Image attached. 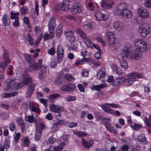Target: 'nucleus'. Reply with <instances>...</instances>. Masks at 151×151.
<instances>
[{"label": "nucleus", "mask_w": 151, "mask_h": 151, "mask_svg": "<svg viewBox=\"0 0 151 151\" xmlns=\"http://www.w3.org/2000/svg\"><path fill=\"white\" fill-rule=\"evenodd\" d=\"M9 63H5V61L4 62L0 63V68H1L3 70V71L5 69V68L7 66V64Z\"/></svg>", "instance_id": "603ef678"}, {"label": "nucleus", "mask_w": 151, "mask_h": 151, "mask_svg": "<svg viewBox=\"0 0 151 151\" xmlns=\"http://www.w3.org/2000/svg\"><path fill=\"white\" fill-rule=\"evenodd\" d=\"M28 10L26 6H23L21 9V14L22 15H25L28 12Z\"/></svg>", "instance_id": "8fccbe9b"}, {"label": "nucleus", "mask_w": 151, "mask_h": 151, "mask_svg": "<svg viewBox=\"0 0 151 151\" xmlns=\"http://www.w3.org/2000/svg\"><path fill=\"white\" fill-rule=\"evenodd\" d=\"M4 85L5 89L6 91L14 89L17 90L22 88L21 82H19L18 80L16 79L7 80Z\"/></svg>", "instance_id": "f03ea898"}, {"label": "nucleus", "mask_w": 151, "mask_h": 151, "mask_svg": "<svg viewBox=\"0 0 151 151\" xmlns=\"http://www.w3.org/2000/svg\"><path fill=\"white\" fill-rule=\"evenodd\" d=\"M65 144L64 142L60 143L58 146H55L54 148V151H61L65 146Z\"/></svg>", "instance_id": "58836bf2"}, {"label": "nucleus", "mask_w": 151, "mask_h": 151, "mask_svg": "<svg viewBox=\"0 0 151 151\" xmlns=\"http://www.w3.org/2000/svg\"><path fill=\"white\" fill-rule=\"evenodd\" d=\"M99 118L103 122H104V124L105 127H108L109 126L110 123L111 122V119L109 118H104L102 117L101 116H99Z\"/></svg>", "instance_id": "b1692460"}, {"label": "nucleus", "mask_w": 151, "mask_h": 151, "mask_svg": "<svg viewBox=\"0 0 151 151\" xmlns=\"http://www.w3.org/2000/svg\"><path fill=\"white\" fill-rule=\"evenodd\" d=\"M46 69L44 68L42 71L40 72L38 74V78L40 79H44L46 77Z\"/></svg>", "instance_id": "72a5a7b5"}, {"label": "nucleus", "mask_w": 151, "mask_h": 151, "mask_svg": "<svg viewBox=\"0 0 151 151\" xmlns=\"http://www.w3.org/2000/svg\"><path fill=\"white\" fill-rule=\"evenodd\" d=\"M62 81L61 80L60 78H56L55 81L54 82V83L55 84L59 85L61 83Z\"/></svg>", "instance_id": "13d9d810"}, {"label": "nucleus", "mask_w": 151, "mask_h": 151, "mask_svg": "<svg viewBox=\"0 0 151 151\" xmlns=\"http://www.w3.org/2000/svg\"><path fill=\"white\" fill-rule=\"evenodd\" d=\"M89 142H88L84 138H83L81 141V143L83 147L86 149H89L93 145V141L90 140Z\"/></svg>", "instance_id": "f3484780"}, {"label": "nucleus", "mask_w": 151, "mask_h": 151, "mask_svg": "<svg viewBox=\"0 0 151 151\" xmlns=\"http://www.w3.org/2000/svg\"><path fill=\"white\" fill-rule=\"evenodd\" d=\"M64 124V122L63 120H60L56 122L54 124L53 127V128L55 129V130H57V129L58 126H60Z\"/></svg>", "instance_id": "37998d69"}, {"label": "nucleus", "mask_w": 151, "mask_h": 151, "mask_svg": "<svg viewBox=\"0 0 151 151\" xmlns=\"http://www.w3.org/2000/svg\"><path fill=\"white\" fill-rule=\"evenodd\" d=\"M136 79H135L134 78H129L125 79L124 82V84L126 86H128L130 84H131L133 83V82L136 81Z\"/></svg>", "instance_id": "f704fd0d"}, {"label": "nucleus", "mask_w": 151, "mask_h": 151, "mask_svg": "<svg viewBox=\"0 0 151 151\" xmlns=\"http://www.w3.org/2000/svg\"><path fill=\"white\" fill-rule=\"evenodd\" d=\"M113 26L116 30L120 31L122 29V24L118 21H116L113 23Z\"/></svg>", "instance_id": "412c9836"}, {"label": "nucleus", "mask_w": 151, "mask_h": 151, "mask_svg": "<svg viewBox=\"0 0 151 151\" xmlns=\"http://www.w3.org/2000/svg\"><path fill=\"white\" fill-rule=\"evenodd\" d=\"M19 13H13V12H12L11 13V18L12 19H16L17 18L19 19L18 16L19 15Z\"/></svg>", "instance_id": "c03bdc74"}, {"label": "nucleus", "mask_w": 151, "mask_h": 151, "mask_svg": "<svg viewBox=\"0 0 151 151\" xmlns=\"http://www.w3.org/2000/svg\"><path fill=\"white\" fill-rule=\"evenodd\" d=\"M105 72L101 70H99L97 74V77L98 79H102L105 76Z\"/></svg>", "instance_id": "e433bc0d"}, {"label": "nucleus", "mask_w": 151, "mask_h": 151, "mask_svg": "<svg viewBox=\"0 0 151 151\" xmlns=\"http://www.w3.org/2000/svg\"><path fill=\"white\" fill-rule=\"evenodd\" d=\"M63 25L62 24H59L56 29V36L60 37L62 34L63 31Z\"/></svg>", "instance_id": "c756f323"}, {"label": "nucleus", "mask_w": 151, "mask_h": 151, "mask_svg": "<svg viewBox=\"0 0 151 151\" xmlns=\"http://www.w3.org/2000/svg\"><path fill=\"white\" fill-rule=\"evenodd\" d=\"M120 149L122 151H128L129 149V147L128 145H124L121 147Z\"/></svg>", "instance_id": "5fc2aeb1"}, {"label": "nucleus", "mask_w": 151, "mask_h": 151, "mask_svg": "<svg viewBox=\"0 0 151 151\" xmlns=\"http://www.w3.org/2000/svg\"><path fill=\"white\" fill-rule=\"evenodd\" d=\"M2 21L5 26H9L10 23V21L9 19H8L6 14L4 15L2 18Z\"/></svg>", "instance_id": "c85d7f7f"}, {"label": "nucleus", "mask_w": 151, "mask_h": 151, "mask_svg": "<svg viewBox=\"0 0 151 151\" xmlns=\"http://www.w3.org/2000/svg\"><path fill=\"white\" fill-rule=\"evenodd\" d=\"M23 80L22 83H21L22 88L24 86L29 84L32 83V80L29 74L26 72L23 74Z\"/></svg>", "instance_id": "6e6552de"}, {"label": "nucleus", "mask_w": 151, "mask_h": 151, "mask_svg": "<svg viewBox=\"0 0 151 151\" xmlns=\"http://www.w3.org/2000/svg\"><path fill=\"white\" fill-rule=\"evenodd\" d=\"M56 25L55 18L53 17L50 18L49 21L48 27L50 30H54Z\"/></svg>", "instance_id": "9b49d317"}, {"label": "nucleus", "mask_w": 151, "mask_h": 151, "mask_svg": "<svg viewBox=\"0 0 151 151\" xmlns=\"http://www.w3.org/2000/svg\"><path fill=\"white\" fill-rule=\"evenodd\" d=\"M57 53L64 54V49L62 46H58L57 49Z\"/></svg>", "instance_id": "49530a36"}, {"label": "nucleus", "mask_w": 151, "mask_h": 151, "mask_svg": "<svg viewBox=\"0 0 151 151\" xmlns=\"http://www.w3.org/2000/svg\"><path fill=\"white\" fill-rule=\"evenodd\" d=\"M127 8V5L124 2H122L119 4L116 7V14L120 13V12Z\"/></svg>", "instance_id": "dca6fc26"}, {"label": "nucleus", "mask_w": 151, "mask_h": 151, "mask_svg": "<svg viewBox=\"0 0 151 151\" xmlns=\"http://www.w3.org/2000/svg\"><path fill=\"white\" fill-rule=\"evenodd\" d=\"M42 132L37 131L35 135V138L36 140H38L40 139L41 135Z\"/></svg>", "instance_id": "052dcab7"}, {"label": "nucleus", "mask_w": 151, "mask_h": 151, "mask_svg": "<svg viewBox=\"0 0 151 151\" xmlns=\"http://www.w3.org/2000/svg\"><path fill=\"white\" fill-rule=\"evenodd\" d=\"M144 5L145 7L150 8L151 7V0H146Z\"/></svg>", "instance_id": "864d4df0"}, {"label": "nucleus", "mask_w": 151, "mask_h": 151, "mask_svg": "<svg viewBox=\"0 0 151 151\" xmlns=\"http://www.w3.org/2000/svg\"><path fill=\"white\" fill-rule=\"evenodd\" d=\"M77 124L76 122H71L68 124V126L70 128H73L76 126Z\"/></svg>", "instance_id": "774afa93"}, {"label": "nucleus", "mask_w": 151, "mask_h": 151, "mask_svg": "<svg viewBox=\"0 0 151 151\" xmlns=\"http://www.w3.org/2000/svg\"><path fill=\"white\" fill-rule=\"evenodd\" d=\"M116 14L125 17L127 18L131 17L132 16L131 11L128 10L127 8L120 12V13H118Z\"/></svg>", "instance_id": "4468645a"}, {"label": "nucleus", "mask_w": 151, "mask_h": 151, "mask_svg": "<svg viewBox=\"0 0 151 151\" xmlns=\"http://www.w3.org/2000/svg\"><path fill=\"white\" fill-rule=\"evenodd\" d=\"M65 78L69 81H73L74 80V78L72 75L68 74L65 76Z\"/></svg>", "instance_id": "de8ad7c7"}, {"label": "nucleus", "mask_w": 151, "mask_h": 151, "mask_svg": "<svg viewBox=\"0 0 151 151\" xmlns=\"http://www.w3.org/2000/svg\"><path fill=\"white\" fill-rule=\"evenodd\" d=\"M50 110L55 112L60 113L63 111V107L60 106H55L54 104H51L49 105Z\"/></svg>", "instance_id": "ddd939ff"}, {"label": "nucleus", "mask_w": 151, "mask_h": 151, "mask_svg": "<svg viewBox=\"0 0 151 151\" xmlns=\"http://www.w3.org/2000/svg\"><path fill=\"white\" fill-rule=\"evenodd\" d=\"M73 133L79 137H82L87 135L86 133L84 132L75 131L73 132Z\"/></svg>", "instance_id": "4c0bfd02"}, {"label": "nucleus", "mask_w": 151, "mask_h": 151, "mask_svg": "<svg viewBox=\"0 0 151 151\" xmlns=\"http://www.w3.org/2000/svg\"><path fill=\"white\" fill-rule=\"evenodd\" d=\"M66 37L69 41H73L74 40L75 38L73 32L72 31L68 30L65 32Z\"/></svg>", "instance_id": "a211bd4d"}, {"label": "nucleus", "mask_w": 151, "mask_h": 151, "mask_svg": "<svg viewBox=\"0 0 151 151\" xmlns=\"http://www.w3.org/2000/svg\"><path fill=\"white\" fill-rule=\"evenodd\" d=\"M21 136V134L19 133H17L14 137V139L15 142H17L19 140Z\"/></svg>", "instance_id": "0e129e2a"}, {"label": "nucleus", "mask_w": 151, "mask_h": 151, "mask_svg": "<svg viewBox=\"0 0 151 151\" xmlns=\"http://www.w3.org/2000/svg\"><path fill=\"white\" fill-rule=\"evenodd\" d=\"M137 139L139 142H144L145 144L147 143V140L143 134L139 135L137 137Z\"/></svg>", "instance_id": "2f4dec72"}, {"label": "nucleus", "mask_w": 151, "mask_h": 151, "mask_svg": "<svg viewBox=\"0 0 151 151\" xmlns=\"http://www.w3.org/2000/svg\"><path fill=\"white\" fill-rule=\"evenodd\" d=\"M24 57L27 63H32V62H35L34 58L30 55L25 53L24 54Z\"/></svg>", "instance_id": "393cba45"}, {"label": "nucleus", "mask_w": 151, "mask_h": 151, "mask_svg": "<svg viewBox=\"0 0 151 151\" xmlns=\"http://www.w3.org/2000/svg\"><path fill=\"white\" fill-rule=\"evenodd\" d=\"M75 86L73 84H69L67 85H63L61 87V89L65 91H70L73 90Z\"/></svg>", "instance_id": "2eb2a0df"}, {"label": "nucleus", "mask_w": 151, "mask_h": 151, "mask_svg": "<svg viewBox=\"0 0 151 151\" xmlns=\"http://www.w3.org/2000/svg\"><path fill=\"white\" fill-rule=\"evenodd\" d=\"M36 129V131L42 132L43 129H45V124L42 123H35Z\"/></svg>", "instance_id": "a878e982"}, {"label": "nucleus", "mask_w": 151, "mask_h": 151, "mask_svg": "<svg viewBox=\"0 0 151 151\" xmlns=\"http://www.w3.org/2000/svg\"><path fill=\"white\" fill-rule=\"evenodd\" d=\"M19 24V19L17 18L14 19V21L13 23V25L15 27H18Z\"/></svg>", "instance_id": "680f3d73"}, {"label": "nucleus", "mask_w": 151, "mask_h": 151, "mask_svg": "<svg viewBox=\"0 0 151 151\" xmlns=\"http://www.w3.org/2000/svg\"><path fill=\"white\" fill-rule=\"evenodd\" d=\"M76 97L74 96H68L65 98L67 101L68 102L76 100Z\"/></svg>", "instance_id": "bf43d9fd"}, {"label": "nucleus", "mask_w": 151, "mask_h": 151, "mask_svg": "<svg viewBox=\"0 0 151 151\" xmlns=\"http://www.w3.org/2000/svg\"><path fill=\"white\" fill-rule=\"evenodd\" d=\"M60 97V95L58 93H54L50 95L48 98V100L50 102L52 101V99H56Z\"/></svg>", "instance_id": "79ce46f5"}, {"label": "nucleus", "mask_w": 151, "mask_h": 151, "mask_svg": "<svg viewBox=\"0 0 151 151\" xmlns=\"http://www.w3.org/2000/svg\"><path fill=\"white\" fill-rule=\"evenodd\" d=\"M142 127V125H139L138 124H135L134 125L133 129L135 130H138L140 128Z\"/></svg>", "instance_id": "69168bd1"}, {"label": "nucleus", "mask_w": 151, "mask_h": 151, "mask_svg": "<svg viewBox=\"0 0 151 151\" xmlns=\"http://www.w3.org/2000/svg\"><path fill=\"white\" fill-rule=\"evenodd\" d=\"M42 59H40L38 62H32V64L29 66L28 70L29 71H32L39 70L42 66Z\"/></svg>", "instance_id": "423d86ee"}, {"label": "nucleus", "mask_w": 151, "mask_h": 151, "mask_svg": "<svg viewBox=\"0 0 151 151\" xmlns=\"http://www.w3.org/2000/svg\"><path fill=\"white\" fill-rule=\"evenodd\" d=\"M83 40L87 47L92 48L93 43L87 37L84 38Z\"/></svg>", "instance_id": "c9c22d12"}, {"label": "nucleus", "mask_w": 151, "mask_h": 151, "mask_svg": "<svg viewBox=\"0 0 151 151\" xmlns=\"http://www.w3.org/2000/svg\"><path fill=\"white\" fill-rule=\"evenodd\" d=\"M150 27V26L147 23H145L140 25L138 31L142 37H145L150 33L149 30Z\"/></svg>", "instance_id": "7ed1b4c3"}, {"label": "nucleus", "mask_w": 151, "mask_h": 151, "mask_svg": "<svg viewBox=\"0 0 151 151\" xmlns=\"http://www.w3.org/2000/svg\"><path fill=\"white\" fill-rule=\"evenodd\" d=\"M122 60L120 61V64L121 66L123 68L127 69L128 68V65L126 59L128 58H124L121 56Z\"/></svg>", "instance_id": "bb28decb"}, {"label": "nucleus", "mask_w": 151, "mask_h": 151, "mask_svg": "<svg viewBox=\"0 0 151 151\" xmlns=\"http://www.w3.org/2000/svg\"><path fill=\"white\" fill-rule=\"evenodd\" d=\"M48 53L51 55H53L55 53V50L54 48H52L49 49L48 51Z\"/></svg>", "instance_id": "4d7b16f0"}, {"label": "nucleus", "mask_w": 151, "mask_h": 151, "mask_svg": "<svg viewBox=\"0 0 151 151\" xmlns=\"http://www.w3.org/2000/svg\"><path fill=\"white\" fill-rule=\"evenodd\" d=\"M106 39L108 41V43L112 46H114L115 40V37L112 32H108L106 34Z\"/></svg>", "instance_id": "0eeeda50"}, {"label": "nucleus", "mask_w": 151, "mask_h": 151, "mask_svg": "<svg viewBox=\"0 0 151 151\" xmlns=\"http://www.w3.org/2000/svg\"><path fill=\"white\" fill-rule=\"evenodd\" d=\"M64 54H57V59L58 62H61L63 60V58Z\"/></svg>", "instance_id": "3c124183"}, {"label": "nucleus", "mask_w": 151, "mask_h": 151, "mask_svg": "<svg viewBox=\"0 0 151 151\" xmlns=\"http://www.w3.org/2000/svg\"><path fill=\"white\" fill-rule=\"evenodd\" d=\"M35 87V83H32L28 85V88L26 92V95L27 98L30 97L31 96L34 91Z\"/></svg>", "instance_id": "f8f14e48"}, {"label": "nucleus", "mask_w": 151, "mask_h": 151, "mask_svg": "<svg viewBox=\"0 0 151 151\" xmlns=\"http://www.w3.org/2000/svg\"><path fill=\"white\" fill-rule=\"evenodd\" d=\"M127 45L126 47H124L123 50H122L121 55L124 58H131L136 60H138L142 56V54L141 51L135 49L133 51L132 53L130 52V48L127 47Z\"/></svg>", "instance_id": "f257e3e1"}, {"label": "nucleus", "mask_w": 151, "mask_h": 151, "mask_svg": "<svg viewBox=\"0 0 151 151\" xmlns=\"http://www.w3.org/2000/svg\"><path fill=\"white\" fill-rule=\"evenodd\" d=\"M3 57L5 63H10L11 61L9 53L8 51L6 49H4V52L3 54Z\"/></svg>", "instance_id": "aec40b11"}, {"label": "nucleus", "mask_w": 151, "mask_h": 151, "mask_svg": "<svg viewBox=\"0 0 151 151\" xmlns=\"http://www.w3.org/2000/svg\"><path fill=\"white\" fill-rule=\"evenodd\" d=\"M82 11L81 8L77 4H74L71 9V12L73 14H76L81 12Z\"/></svg>", "instance_id": "6ab92c4d"}, {"label": "nucleus", "mask_w": 151, "mask_h": 151, "mask_svg": "<svg viewBox=\"0 0 151 151\" xmlns=\"http://www.w3.org/2000/svg\"><path fill=\"white\" fill-rule=\"evenodd\" d=\"M128 76L129 77L133 76L132 78H134L135 79L136 78H141L142 77V75L140 73L137 72H133L128 74Z\"/></svg>", "instance_id": "cd10ccee"}, {"label": "nucleus", "mask_w": 151, "mask_h": 151, "mask_svg": "<svg viewBox=\"0 0 151 151\" xmlns=\"http://www.w3.org/2000/svg\"><path fill=\"white\" fill-rule=\"evenodd\" d=\"M95 17L96 19L98 20L102 21L104 20L105 15L100 11H97L95 13Z\"/></svg>", "instance_id": "5701e85b"}, {"label": "nucleus", "mask_w": 151, "mask_h": 151, "mask_svg": "<svg viewBox=\"0 0 151 151\" xmlns=\"http://www.w3.org/2000/svg\"><path fill=\"white\" fill-rule=\"evenodd\" d=\"M55 139L54 138L52 137H49L48 139L47 143V144H52L55 141Z\"/></svg>", "instance_id": "e2e57ef3"}, {"label": "nucleus", "mask_w": 151, "mask_h": 151, "mask_svg": "<svg viewBox=\"0 0 151 151\" xmlns=\"http://www.w3.org/2000/svg\"><path fill=\"white\" fill-rule=\"evenodd\" d=\"M105 86V85L104 83H102L100 85H97L96 86H93L92 89L93 90H96L97 91H99Z\"/></svg>", "instance_id": "a19ab883"}, {"label": "nucleus", "mask_w": 151, "mask_h": 151, "mask_svg": "<svg viewBox=\"0 0 151 151\" xmlns=\"http://www.w3.org/2000/svg\"><path fill=\"white\" fill-rule=\"evenodd\" d=\"M69 3L66 0L63 1L60 3L59 5H57L55 8L57 12H59L60 10L64 11H67L69 10L70 8L69 6Z\"/></svg>", "instance_id": "20e7f679"}, {"label": "nucleus", "mask_w": 151, "mask_h": 151, "mask_svg": "<svg viewBox=\"0 0 151 151\" xmlns=\"http://www.w3.org/2000/svg\"><path fill=\"white\" fill-rule=\"evenodd\" d=\"M106 127L112 133L115 134L117 133V131L115 130V128L111 126V124H110L109 126H108V127Z\"/></svg>", "instance_id": "a18cd8bd"}, {"label": "nucleus", "mask_w": 151, "mask_h": 151, "mask_svg": "<svg viewBox=\"0 0 151 151\" xmlns=\"http://www.w3.org/2000/svg\"><path fill=\"white\" fill-rule=\"evenodd\" d=\"M26 120L30 123H35L37 122V120L35 119L33 116H27L25 117Z\"/></svg>", "instance_id": "473e14b6"}, {"label": "nucleus", "mask_w": 151, "mask_h": 151, "mask_svg": "<svg viewBox=\"0 0 151 151\" xmlns=\"http://www.w3.org/2000/svg\"><path fill=\"white\" fill-rule=\"evenodd\" d=\"M68 70L67 69H64L62 70L60 73V76H64L68 74Z\"/></svg>", "instance_id": "09e8293b"}, {"label": "nucleus", "mask_w": 151, "mask_h": 151, "mask_svg": "<svg viewBox=\"0 0 151 151\" xmlns=\"http://www.w3.org/2000/svg\"><path fill=\"white\" fill-rule=\"evenodd\" d=\"M76 32L83 39L87 37L84 32L81 28H78L76 29Z\"/></svg>", "instance_id": "7c9ffc66"}, {"label": "nucleus", "mask_w": 151, "mask_h": 151, "mask_svg": "<svg viewBox=\"0 0 151 151\" xmlns=\"http://www.w3.org/2000/svg\"><path fill=\"white\" fill-rule=\"evenodd\" d=\"M29 107L30 110L32 112L39 114L40 112V110L39 109L37 108L34 104L32 102H30L29 104Z\"/></svg>", "instance_id": "4be33fe9"}, {"label": "nucleus", "mask_w": 151, "mask_h": 151, "mask_svg": "<svg viewBox=\"0 0 151 151\" xmlns=\"http://www.w3.org/2000/svg\"><path fill=\"white\" fill-rule=\"evenodd\" d=\"M139 15L143 18H147L150 16L148 10L143 7H140L138 10Z\"/></svg>", "instance_id": "9d476101"}, {"label": "nucleus", "mask_w": 151, "mask_h": 151, "mask_svg": "<svg viewBox=\"0 0 151 151\" xmlns=\"http://www.w3.org/2000/svg\"><path fill=\"white\" fill-rule=\"evenodd\" d=\"M114 4L113 0H104L101 6L104 9H109L112 7Z\"/></svg>", "instance_id": "1a4fd4ad"}, {"label": "nucleus", "mask_w": 151, "mask_h": 151, "mask_svg": "<svg viewBox=\"0 0 151 151\" xmlns=\"http://www.w3.org/2000/svg\"><path fill=\"white\" fill-rule=\"evenodd\" d=\"M18 94V92L15 91L14 92L10 93H5L3 94V97L4 98L10 97L12 96H16Z\"/></svg>", "instance_id": "ea45409f"}, {"label": "nucleus", "mask_w": 151, "mask_h": 151, "mask_svg": "<svg viewBox=\"0 0 151 151\" xmlns=\"http://www.w3.org/2000/svg\"><path fill=\"white\" fill-rule=\"evenodd\" d=\"M96 39L98 41L100 42L103 46H104L105 45L104 41L101 37H96Z\"/></svg>", "instance_id": "6e6d98bb"}, {"label": "nucleus", "mask_w": 151, "mask_h": 151, "mask_svg": "<svg viewBox=\"0 0 151 151\" xmlns=\"http://www.w3.org/2000/svg\"><path fill=\"white\" fill-rule=\"evenodd\" d=\"M135 45L138 50L140 51H145L147 49L146 43L142 40H137L135 42Z\"/></svg>", "instance_id": "39448f33"}, {"label": "nucleus", "mask_w": 151, "mask_h": 151, "mask_svg": "<svg viewBox=\"0 0 151 151\" xmlns=\"http://www.w3.org/2000/svg\"><path fill=\"white\" fill-rule=\"evenodd\" d=\"M27 36L28 38V40L29 44L31 45H32L33 43V42L32 37L29 34H27Z\"/></svg>", "instance_id": "338daca9"}]
</instances>
